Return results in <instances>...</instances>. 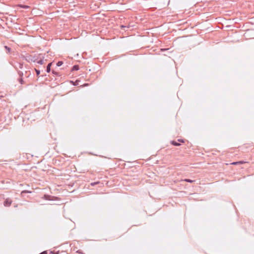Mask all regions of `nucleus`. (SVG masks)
Here are the masks:
<instances>
[{"mask_svg":"<svg viewBox=\"0 0 254 254\" xmlns=\"http://www.w3.org/2000/svg\"><path fill=\"white\" fill-rule=\"evenodd\" d=\"M11 203V201L9 200L8 199H6L4 202V205L5 206H9Z\"/></svg>","mask_w":254,"mask_h":254,"instance_id":"f257e3e1","label":"nucleus"},{"mask_svg":"<svg viewBox=\"0 0 254 254\" xmlns=\"http://www.w3.org/2000/svg\"><path fill=\"white\" fill-rule=\"evenodd\" d=\"M52 65V63H49L47 66V72H50L51 71V66Z\"/></svg>","mask_w":254,"mask_h":254,"instance_id":"f03ea898","label":"nucleus"},{"mask_svg":"<svg viewBox=\"0 0 254 254\" xmlns=\"http://www.w3.org/2000/svg\"><path fill=\"white\" fill-rule=\"evenodd\" d=\"M72 70H78L79 69V67L78 65H74L72 67Z\"/></svg>","mask_w":254,"mask_h":254,"instance_id":"7ed1b4c3","label":"nucleus"},{"mask_svg":"<svg viewBox=\"0 0 254 254\" xmlns=\"http://www.w3.org/2000/svg\"><path fill=\"white\" fill-rule=\"evenodd\" d=\"M63 64V62H62V61H59V62H58L57 63V65L58 66H61Z\"/></svg>","mask_w":254,"mask_h":254,"instance_id":"20e7f679","label":"nucleus"},{"mask_svg":"<svg viewBox=\"0 0 254 254\" xmlns=\"http://www.w3.org/2000/svg\"><path fill=\"white\" fill-rule=\"evenodd\" d=\"M37 63L40 64H44V61L42 60H39L37 62Z\"/></svg>","mask_w":254,"mask_h":254,"instance_id":"39448f33","label":"nucleus"},{"mask_svg":"<svg viewBox=\"0 0 254 254\" xmlns=\"http://www.w3.org/2000/svg\"><path fill=\"white\" fill-rule=\"evenodd\" d=\"M172 143L175 146H179L180 145V144L175 141H172Z\"/></svg>","mask_w":254,"mask_h":254,"instance_id":"423d86ee","label":"nucleus"},{"mask_svg":"<svg viewBox=\"0 0 254 254\" xmlns=\"http://www.w3.org/2000/svg\"><path fill=\"white\" fill-rule=\"evenodd\" d=\"M184 181L187 182H189V183H191V182H193L192 180H190V179H185Z\"/></svg>","mask_w":254,"mask_h":254,"instance_id":"0eeeda50","label":"nucleus"},{"mask_svg":"<svg viewBox=\"0 0 254 254\" xmlns=\"http://www.w3.org/2000/svg\"><path fill=\"white\" fill-rule=\"evenodd\" d=\"M35 71H36V74H37V75L40 74V71L39 70L35 69Z\"/></svg>","mask_w":254,"mask_h":254,"instance_id":"6e6552de","label":"nucleus"},{"mask_svg":"<svg viewBox=\"0 0 254 254\" xmlns=\"http://www.w3.org/2000/svg\"><path fill=\"white\" fill-rule=\"evenodd\" d=\"M242 163L241 162H236L232 163V164L236 165V164H238L239 163Z\"/></svg>","mask_w":254,"mask_h":254,"instance_id":"1a4fd4ad","label":"nucleus"},{"mask_svg":"<svg viewBox=\"0 0 254 254\" xmlns=\"http://www.w3.org/2000/svg\"><path fill=\"white\" fill-rule=\"evenodd\" d=\"M5 49H7V50H8V51H9V50H10V49H9L8 47H7V46H5Z\"/></svg>","mask_w":254,"mask_h":254,"instance_id":"9d476101","label":"nucleus"},{"mask_svg":"<svg viewBox=\"0 0 254 254\" xmlns=\"http://www.w3.org/2000/svg\"><path fill=\"white\" fill-rule=\"evenodd\" d=\"M40 254H47V252L45 251V252L41 253Z\"/></svg>","mask_w":254,"mask_h":254,"instance_id":"9b49d317","label":"nucleus"},{"mask_svg":"<svg viewBox=\"0 0 254 254\" xmlns=\"http://www.w3.org/2000/svg\"><path fill=\"white\" fill-rule=\"evenodd\" d=\"M22 7H24V8H27V7H28V6H22Z\"/></svg>","mask_w":254,"mask_h":254,"instance_id":"f8f14e48","label":"nucleus"},{"mask_svg":"<svg viewBox=\"0 0 254 254\" xmlns=\"http://www.w3.org/2000/svg\"><path fill=\"white\" fill-rule=\"evenodd\" d=\"M25 192V191H22V193Z\"/></svg>","mask_w":254,"mask_h":254,"instance_id":"ddd939ff","label":"nucleus"}]
</instances>
